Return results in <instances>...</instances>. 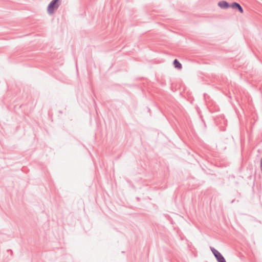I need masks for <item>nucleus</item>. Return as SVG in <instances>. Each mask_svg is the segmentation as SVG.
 I'll return each mask as SVG.
<instances>
[{
    "label": "nucleus",
    "mask_w": 262,
    "mask_h": 262,
    "mask_svg": "<svg viewBox=\"0 0 262 262\" xmlns=\"http://www.w3.org/2000/svg\"><path fill=\"white\" fill-rule=\"evenodd\" d=\"M59 6V0H53L49 4L47 7L48 13L52 15L53 14L56 10L57 9Z\"/></svg>",
    "instance_id": "1"
},
{
    "label": "nucleus",
    "mask_w": 262,
    "mask_h": 262,
    "mask_svg": "<svg viewBox=\"0 0 262 262\" xmlns=\"http://www.w3.org/2000/svg\"><path fill=\"white\" fill-rule=\"evenodd\" d=\"M218 6L221 9H227L230 7V5L226 1H220L217 4Z\"/></svg>",
    "instance_id": "4"
},
{
    "label": "nucleus",
    "mask_w": 262,
    "mask_h": 262,
    "mask_svg": "<svg viewBox=\"0 0 262 262\" xmlns=\"http://www.w3.org/2000/svg\"><path fill=\"white\" fill-rule=\"evenodd\" d=\"M173 63L175 68H177L179 70H181L182 69V64L177 59L174 60Z\"/></svg>",
    "instance_id": "5"
},
{
    "label": "nucleus",
    "mask_w": 262,
    "mask_h": 262,
    "mask_svg": "<svg viewBox=\"0 0 262 262\" xmlns=\"http://www.w3.org/2000/svg\"><path fill=\"white\" fill-rule=\"evenodd\" d=\"M212 251L218 262H226L224 257L219 251L215 249H213Z\"/></svg>",
    "instance_id": "2"
},
{
    "label": "nucleus",
    "mask_w": 262,
    "mask_h": 262,
    "mask_svg": "<svg viewBox=\"0 0 262 262\" xmlns=\"http://www.w3.org/2000/svg\"><path fill=\"white\" fill-rule=\"evenodd\" d=\"M232 9H237L241 13H244V10L241 6L237 3L234 2L230 5V7Z\"/></svg>",
    "instance_id": "3"
}]
</instances>
